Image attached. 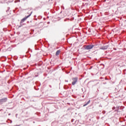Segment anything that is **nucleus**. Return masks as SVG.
<instances>
[{"label":"nucleus","instance_id":"nucleus-6","mask_svg":"<svg viewBox=\"0 0 126 126\" xmlns=\"http://www.w3.org/2000/svg\"><path fill=\"white\" fill-rule=\"evenodd\" d=\"M108 48H109V45H106V46H101L100 48V50H107Z\"/></svg>","mask_w":126,"mask_h":126},{"label":"nucleus","instance_id":"nucleus-1","mask_svg":"<svg viewBox=\"0 0 126 126\" xmlns=\"http://www.w3.org/2000/svg\"><path fill=\"white\" fill-rule=\"evenodd\" d=\"M72 85H75L76 83H77V81H78V78L77 77H74L72 78Z\"/></svg>","mask_w":126,"mask_h":126},{"label":"nucleus","instance_id":"nucleus-5","mask_svg":"<svg viewBox=\"0 0 126 126\" xmlns=\"http://www.w3.org/2000/svg\"><path fill=\"white\" fill-rule=\"evenodd\" d=\"M12 1H10L9 0H0V3H7L8 4V2H11Z\"/></svg>","mask_w":126,"mask_h":126},{"label":"nucleus","instance_id":"nucleus-11","mask_svg":"<svg viewBox=\"0 0 126 126\" xmlns=\"http://www.w3.org/2000/svg\"><path fill=\"white\" fill-rule=\"evenodd\" d=\"M9 10V9H8L7 10H6V12L8 13Z\"/></svg>","mask_w":126,"mask_h":126},{"label":"nucleus","instance_id":"nucleus-12","mask_svg":"<svg viewBox=\"0 0 126 126\" xmlns=\"http://www.w3.org/2000/svg\"><path fill=\"white\" fill-rule=\"evenodd\" d=\"M8 83H10V81H8Z\"/></svg>","mask_w":126,"mask_h":126},{"label":"nucleus","instance_id":"nucleus-2","mask_svg":"<svg viewBox=\"0 0 126 126\" xmlns=\"http://www.w3.org/2000/svg\"><path fill=\"white\" fill-rule=\"evenodd\" d=\"M93 48H94V45L93 44H90L84 46L85 50H91V49H93Z\"/></svg>","mask_w":126,"mask_h":126},{"label":"nucleus","instance_id":"nucleus-4","mask_svg":"<svg viewBox=\"0 0 126 126\" xmlns=\"http://www.w3.org/2000/svg\"><path fill=\"white\" fill-rule=\"evenodd\" d=\"M32 13H33V11H32L29 15H28L27 17H25V18H23L21 20V23H23V22H24V21H25L26 20V19H27V18L30 17V16H31V15L32 14Z\"/></svg>","mask_w":126,"mask_h":126},{"label":"nucleus","instance_id":"nucleus-10","mask_svg":"<svg viewBox=\"0 0 126 126\" xmlns=\"http://www.w3.org/2000/svg\"><path fill=\"white\" fill-rule=\"evenodd\" d=\"M6 18H10V16H9V17H8L7 16H6Z\"/></svg>","mask_w":126,"mask_h":126},{"label":"nucleus","instance_id":"nucleus-8","mask_svg":"<svg viewBox=\"0 0 126 126\" xmlns=\"http://www.w3.org/2000/svg\"><path fill=\"white\" fill-rule=\"evenodd\" d=\"M90 103V100H89L87 102H86V103H85L83 105V107H85L86 106H87V105H88V104H89Z\"/></svg>","mask_w":126,"mask_h":126},{"label":"nucleus","instance_id":"nucleus-16","mask_svg":"<svg viewBox=\"0 0 126 126\" xmlns=\"http://www.w3.org/2000/svg\"><path fill=\"white\" fill-rule=\"evenodd\" d=\"M11 123H12V121H10V124H11Z\"/></svg>","mask_w":126,"mask_h":126},{"label":"nucleus","instance_id":"nucleus-14","mask_svg":"<svg viewBox=\"0 0 126 126\" xmlns=\"http://www.w3.org/2000/svg\"><path fill=\"white\" fill-rule=\"evenodd\" d=\"M65 82H68V81L65 80Z\"/></svg>","mask_w":126,"mask_h":126},{"label":"nucleus","instance_id":"nucleus-7","mask_svg":"<svg viewBox=\"0 0 126 126\" xmlns=\"http://www.w3.org/2000/svg\"><path fill=\"white\" fill-rule=\"evenodd\" d=\"M61 53V50H57L56 53V56H59L60 54Z\"/></svg>","mask_w":126,"mask_h":126},{"label":"nucleus","instance_id":"nucleus-13","mask_svg":"<svg viewBox=\"0 0 126 126\" xmlns=\"http://www.w3.org/2000/svg\"><path fill=\"white\" fill-rule=\"evenodd\" d=\"M49 87H50V88H52V86L51 85H49Z\"/></svg>","mask_w":126,"mask_h":126},{"label":"nucleus","instance_id":"nucleus-17","mask_svg":"<svg viewBox=\"0 0 126 126\" xmlns=\"http://www.w3.org/2000/svg\"><path fill=\"white\" fill-rule=\"evenodd\" d=\"M8 116H10V113H9V114H8Z\"/></svg>","mask_w":126,"mask_h":126},{"label":"nucleus","instance_id":"nucleus-9","mask_svg":"<svg viewBox=\"0 0 126 126\" xmlns=\"http://www.w3.org/2000/svg\"><path fill=\"white\" fill-rule=\"evenodd\" d=\"M102 114H106V111H102Z\"/></svg>","mask_w":126,"mask_h":126},{"label":"nucleus","instance_id":"nucleus-18","mask_svg":"<svg viewBox=\"0 0 126 126\" xmlns=\"http://www.w3.org/2000/svg\"><path fill=\"white\" fill-rule=\"evenodd\" d=\"M48 24H50V22H48Z\"/></svg>","mask_w":126,"mask_h":126},{"label":"nucleus","instance_id":"nucleus-21","mask_svg":"<svg viewBox=\"0 0 126 126\" xmlns=\"http://www.w3.org/2000/svg\"><path fill=\"white\" fill-rule=\"evenodd\" d=\"M114 50H116V49L114 48Z\"/></svg>","mask_w":126,"mask_h":126},{"label":"nucleus","instance_id":"nucleus-15","mask_svg":"<svg viewBox=\"0 0 126 126\" xmlns=\"http://www.w3.org/2000/svg\"><path fill=\"white\" fill-rule=\"evenodd\" d=\"M3 124H5L4 123L0 124V125H3Z\"/></svg>","mask_w":126,"mask_h":126},{"label":"nucleus","instance_id":"nucleus-20","mask_svg":"<svg viewBox=\"0 0 126 126\" xmlns=\"http://www.w3.org/2000/svg\"><path fill=\"white\" fill-rule=\"evenodd\" d=\"M71 122H72H72H73V120H71Z\"/></svg>","mask_w":126,"mask_h":126},{"label":"nucleus","instance_id":"nucleus-19","mask_svg":"<svg viewBox=\"0 0 126 126\" xmlns=\"http://www.w3.org/2000/svg\"><path fill=\"white\" fill-rule=\"evenodd\" d=\"M14 2H16V0H15Z\"/></svg>","mask_w":126,"mask_h":126},{"label":"nucleus","instance_id":"nucleus-3","mask_svg":"<svg viewBox=\"0 0 126 126\" xmlns=\"http://www.w3.org/2000/svg\"><path fill=\"white\" fill-rule=\"evenodd\" d=\"M6 102H7V97H4L2 99H0V105H2V104H4V103H5Z\"/></svg>","mask_w":126,"mask_h":126}]
</instances>
